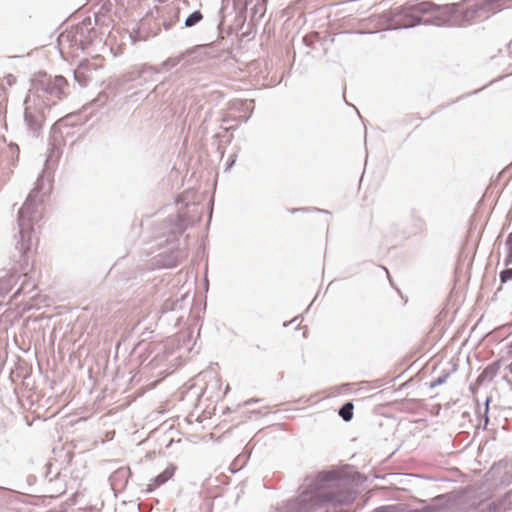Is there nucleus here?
<instances>
[{
	"label": "nucleus",
	"instance_id": "nucleus-1",
	"mask_svg": "<svg viewBox=\"0 0 512 512\" xmlns=\"http://www.w3.org/2000/svg\"><path fill=\"white\" fill-rule=\"evenodd\" d=\"M347 479L338 471H321L304 479L299 494L290 500L288 512H317L329 506L347 505L355 494L346 487Z\"/></svg>",
	"mask_w": 512,
	"mask_h": 512
},
{
	"label": "nucleus",
	"instance_id": "nucleus-2",
	"mask_svg": "<svg viewBox=\"0 0 512 512\" xmlns=\"http://www.w3.org/2000/svg\"><path fill=\"white\" fill-rule=\"evenodd\" d=\"M68 83L62 76L42 77L34 80L24 101V120L32 132L40 130L44 121V109L54 105L65 95Z\"/></svg>",
	"mask_w": 512,
	"mask_h": 512
},
{
	"label": "nucleus",
	"instance_id": "nucleus-3",
	"mask_svg": "<svg viewBox=\"0 0 512 512\" xmlns=\"http://www.w3.org/2000/svg\"><path fill=\"white\" fill-rule=\"evenodd\" d=\"M40 186L41 180H38L37 187L30 192L18 212V233L15 235V248L22 256L27 255L38 244V236L35 226L41 220L43 213V199L40 195Z\"/></svg>",
	"mask_w": 512,
	"mask_h": 512
},
{
	"label": "nucleus",
	"instance_id": "nucleus-4",
	"mask_svg": "<svg viewBox=\"0 0 512 512\" xmlns=\"http://www.w3.org/2000/svg\"><path fill=\"white\" fill-rule=\"evenodd\" d=\"M101 66L102 64L96 62V60L83 61L78 65V67L74 71V78L81 86H87L90 82L91 73L100 68Z\"/></svg>",
	"mask_w": 512,
	"mask_h": 512
},
{
	"label": "nucleus",
	"instance_id": "nucleus-5",
	"mask_svg": "<svg viewBox=\"0 0 512 512\" xmlns=\"http://www.w3.org/2000/svg\"><path fill=\"white\" fill-rule=\"evenodd\" d=\"M174 470V467L166 468L161 474L151 480V483L148 485V489L152 490L166 483L173 476Z\"/></svg>",
	"mask_w": 512,
	"mask_h": 512
},
{
	"label": "nucleus",
	"instance_id": "nucleus-6",
	"mask_svg": "<svg viewBox=\"0 0 512 512\" xmlns=\"http://www.w3.org/2000/svg\"><path fill=\"white\" fill-rule=\"evenodd\" d=\"M489 10L500 11L512 7V0H484Z\"/></svg>",
	"mask_w": 512,
	"mask_h": 512
},
{
	"label": "nucleus",
	"instance_id": "nucleus-7",
	"mask_svg": "<svg viewBox=\"0 0 512 512\" xmlns=\"http://www.w3.org/2000/svg\"><path fill=\"white\" fill-rule=\"evenodd\" d=\"M339 415L344 421H350L353 417V404L350 402L344 404L339 410Z\"/></svg>",
	"mask_w": 512,
	"mask_h": 512
},
{
	"label": "nucleus",
	"instance_id": "nucleus-8",
	"mask_svg": "<svg viewBox=\"0 0 512 512\" xmlns=\"http://www.w3.org/2000/svg\"><path fill=\"white\" fill-rule=\"evenodd\" d=\"M202 18L203 16L201 12L195 11L185 19L184 24L186 27H192L196 25L198 22H200Z\"/></svg>",
	"mask_w": 512,
	"mask_h": 512
},
{
	"label": "nucleus",
	"instance_id": "nucleus-9",
	"mask_svg": "<svg viewBox=\"0 0 512 512\" xmlns=\"http://www.w3.org/2000/svg\"><path fill=\"white\" fill-rule=\"evenodd\" d=\"M430 6H431L430 2H423V3L412 6L410 9L417 11V12L424 13V12L429 11Z\"/></svg>",
	"mask_w": 512,
	"mask_h": 512
},
{
	"label": "nucleus",
	"instance_id": "nucleus-10",
	"mask_svg": "<svg viewBox=\"0 0 512 512\" xmlns=\"http://www.w3.org/2000/svg\"><path fill=\"white\" fill-rule=\"evenodd\" d=\"M182 231H183L182 219L179 215H177L174 227L171 229V232L176 234V233H181Z\"/></svg>",
	"mask_w": 512,
	"mask_h": 512
},
{
	"label": "nucleus",
	"instance_id": "nucleus-11",
	"mask_svg": "<svg viewBox=\"0 0 512 512\" xmlns=\"http://www.w3.org/2000/svg\"><path fill=\"white\" fill-rule=\"evenodd\" d=\"M500 279L502 283H505L512 279V269H505L500 273Z\"/></svg>",
	"mask_w": 512,
	"mask_h": 512
},
{
	"label": "nucleus",
	"instance_id": "nucleus-12",
	"mask_svg": "<svg viewBox=\"0 0 512 512\" xmlns=\"http://www.w3.org/2000/svg\"><path fill=\"white\" fill-rule=\"evenodd\" d=\"M446 377L447 376L438 377L436 380H434L431 383V387H435V386L443 384L445 382Z\"/></svg>",
	"mask_w": 512,
	"mask_h": 512
},
{
	"label": "nucleus",
	"instance_id": "nucleus-13",
	"mask_svg": "<svg viewBox=\"0 0 512 512\" xmlns=\"http://www.w3.org/2000/svg\"><path fill=\"white\" fill-rule=\"evenodd\" d=\"M60 127H61V123H56V124L53 125V127H52L53 135H55L57 133V131L60 130Z\"/></svg>",
	"mask_w": 512,
	"mask_h": 512
},
{
	"label": "nucleus",
	"instance_id": "nucleus-14",
	"mask_svg": "<svg viewBox=\"0 0 512 512\" xmlns=\"http://www.w3.org/2000/svg\"><path fill=\"white\" fill-rule=\"evenodd\" d=\"M488 405H489V399L486 400L485 409H484L486 423L488 422V416H487V414H488Z\"/></svg>",
	"mask_w": 512,
	"mask_h": 512
},
{
	"label": "nucleus",
	"instance_id": "nucleus-15",
	"mask_svg": "<svg viewBox=\"0 0 512 512\" xmlns=\"http://www.w3.org/2000/svg\"><path fill=\"white\" fill-rule=\"evenodd\" d=\"M163 65L165 67H167V68H170V67H173L175 65V62L173 60H169V61L164 62Z\"/></svg>",
	"mask_w": 512,
	"mask_h": 512
},
{
	"label": "nucleus",
	"instance_id": "nucleus-16",
	"mask_svg": "<svg viewBox=\"0 0 512 512\" xmlns=\"http://www.w3.org/2000/svg\"><path fill=\"white\" fill-rule=\"evenodd\" d=\"M414 25H415V21H414V20H412V21H410V22H408V23H405V24H404V27H405V28H407V27H412V26H414Z\"/></svg>",
	"mask_w": 512,
	"mask_h": 512
},
{
	"label": "nucleus",
	"instance_id": "nucleus-17",
	"mask_svg": "<svg viewBox=\"0 0 512 512\" xmlns=\"http://www.w3.org/2000/svg\"><path fill=\"white\" fill-rule=\"evenodd\" d=\"M507 263H512V247L510 248V252H509V255H508Z\"/></svg>",
	"mask_w": 512,
	"mask_h": 512
},
{
	"label": "nucleus",
	"instance_id": "nucleus-18",
	"mask_svg": "<svg viewBox=\"0 0 512 512\" xmlns=\"http://www.w3.org/2000/svg\"><path fill=\"white\" fill-rule=\"evenodd\" d=\"M234 163H235V160H232L231 162H229V165L227 168H230Z\"/></svg>",
	"mask_w": 512,
	"mask_h": 512
}]
</instances>
